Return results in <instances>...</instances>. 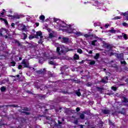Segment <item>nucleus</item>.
Here are the masks:
<instances>
[{"mask_svg": "<svg viewBox=\"0 0 128 128\" xmlns=\"http://www.w3.org/2000/svg\"><path fill=\"white\" fill-rule=\"evenodd\" d=\"M26 92H28V94H32V92L30 90H27Z\"/></svg>", "mask_w": 128, "mask_h": 128, "instance_id": "680f3d73", "label": "nucleus"}, {"mask_svg": "<svg viewBox=\"0 0 128 128\" xmlns=\"http://www.w3.org/2000/svg\"><path fill=\"white\" fill-rule=\"evenodd\" d=\"M9 12H10V14H12V10H9Z\"/></svg>", "mask_w": 128, "mask_h": 128, "instance_id": "0e129e2a", "label": "nucleus"}, {"mask_svg": "<svg viewBox=\"0 0 128 128\" xmlns=\"http://www.w3.org/2000/svg\"><path fill=\"white\" fill-rule=\"evenodd\" d=\"M59 26L60 30H62L63 32H66L68 34H74L77 36H82V33L80 32H74V29L72 28V25H68L62 22V24H59Z\"/></svg>", "mask_w": 128, "mask_h": 128, "instance_id": "f257e3e1", "label": "nucleus"}, {"mask_svg": "<svg viewBox=\"0 0 128 128\" xmlns=\"http://www.w3.org/2000/svg\"><path fill=\"white\" fill-rule=\"evenodd\" d=\"M2 32H6V29H3Z\"/></svg>", "mask_w": 128, "mask_h": 128, "instance_id": "052dcab7", "label": "nucleus"}, {"mask_svg": "<svg viewBox=\"0 0 128 128\" xmlns=\"http://www.w3.org/2000/svg\"><path fill=\"white\" fill-rule=\"evenodd\" d=\"M120 15L121 16H124V18H126V12L124 13V12H121L120 13Z\"/></svg>", "mask_w": 128, "mask_h": 128, "instance_id": "c03bdc74", "label": "nucleus"}, {"mask_svg": "<svg viewBox=\"0 0 128 128\" xmlns=\"http://www.w3.org/2000/svg\"><path fill=\"white\" fill-rule=\"evenodd\" d=\"M97 90H102V88H100V87H98Z\"/></svg>", "mask_w": 128, "mask_h": 128, "instance_id": "5fc2aeb1", "label": "nucleus"}, {"mask_svg": "<svg viewBox=\"0 0 128 128\" xmlns=\"http://www.w3.org/2000/svg\"><path fill=\"white\" fill-rule=\"evenodd\" d=\"M22 36H24V38H22V40H26V38H28V35H26V34L25 33H22Z\"/></svg>", "mask_w": 128, "mask_h": 128, "instance_id": "4be33fe9", "label": "nucleus"}, {"mask_svg": "<svg viewBox=\"0 0 128 128\" xmlns=\"http://www.w3.org/2000/svg\"><path fill=\"white\" fill-rule=\"evenodd\" d=\"M35 36H34L32 35H30L28 37L29 40H32V38H34Z\"/></svg>", "mask_w": 128, "mask_h": 128, "instance_id": "2f4dec72", "label": "nucleus"}, {"mask_svg": "<svg viewBox=\"0 0 128 128\" xmlns=\"http://www.w3.org/2000/svg\"><path fill=\"white\" fill-rule=\"evenodd\" d=\"M44 58H48V60H56V58H58V56H50L47 54H44Z\"/></svg>", "mask_w": 128, "mask_h": 128, "instance_id": "7ed1b4c3", "label": "nucleus"}, {"mask_svg": "<svg viewBox=\"0 0 128 128\" xmlns=\"http://www.w3.org/2000/svg\"><path fill=\"white\" fill-rule=\"evenodd\" d=\"M80 118H81V120H84V114H80Z\"/></svg>", "mask_w": 128, "mask_h": 128, "instance_id": "b1692460", "label": "nucleus"}, {"mask_svg": "<svg viewBox=\"0 0 128 128\" xmlns=\"http://www.w3.org/2000/svg\"><path fill=\"white\" fill-rule=\"evenodd\" d=\"M6 88L4 86H2V87L0 88L1 92H6Z\"/></svg>", "mask_w": 128, "mask_h": 128, "instance_id": "a878e982", "label": "nucleus"}, {"mask_svg": "<svg viewBox=\"0 0 128 128\" xmlns=\"http://www.w3.org/2000/svg\"><path fill=\"white\" fill-rule=\"evenodd\" d=\"M79 54H82V49H78L77 50Z\"/></svg>", "mask_w": 128, "mask_h": 128, "instance_id": "c9c22d12", "label": "nucleus"}, {"mask_svg": "<svg viewBox=\"0 0 128 128\" xmlns=\"http://www.w3.org/2000/svg\"><path fill=\"white\" fill-rule=\"evenodd\" d=\"M48 64H52L53 66H54V64H56V62H54V60H50L49 61Z\"/></svg>", "mask_w": 128, "mask_h": 128, "instance_id": "5701e85b", "label": "nucleus"}, {"mask_svg": "<svg viewBox=\"0 0 128 128\" xmlns=\"http://www.w3.org/2000/svg\"><path fill=\"white\" fill-rule=\"evenodd\" d=\"M38 44H42V42H44V38H40V40H38Z\"/></svg>", "mask_w": 128, "mask_h": 128, "instance_id": "c756f323", "label": "nucleus"}, {"mask_svg": "<svg viewBox=\"0 0 128 128\" xmlns=\"http://www.w3.org/2000/svg\"><path fill=\"white\" fill-rule=\"evenodd\" d=\"M84 36H85V38H88V36H90V35L88 34H86Z\"/></svg>", "mask_w": 128, "mask_h": 128, "instance_id": "603ef678", "label": "nucleus"}, {"mask_svg": "<svg viewBox=\"0 0 128 128\" xmlns=\"http://www.w3.org/2000/svg\"><path fill=\"white\" fill-rule=\"evenodd\" d=\"M108 24H106V25H105V28H108Z\"/></svg>", "mask_w": 128, "mask_h": 128, "instance_id": "4d7b16f0", "label": "nucleus"}, {"mask_svg": "<svg viewBox=\"0 0 128 128\" xmlns=\"http://www.w3.org/2000/svg\"><path fill=\"white\" fill-rule=\"evenodd\" d=\"M16 42H18V46H22V44H20V42H18V41L16 40Z\"/></svg>", "mask_w": 128, "mask_h": 128, "instance_id": "a18cd8bd", "label": "nucleus"}, {"mask_svg": "<svg viewBox=\"0 0 128 128\" xmlns=\"http://www.w3.org/2000/svg\"><path fill=\"white\" fill-rule=\"evenodd\" d=\"M44 18H45V17H44V15H42L40 16V20H42V22H44Z\"/></svg>", "mask_w": 128, "mask_h": 128, "instance_id": "412c9836", "label": "nucleus"}, {"mask_svg": "<svg viewBox=\"0 0 128 128\" xmlns=\"http://www.w3.org/2000/svg\"><path fill=\"white\" fill-rule=\"evenodd\" d=\"M122 36H123V38H124V40H128V36H126V34L122 33Z\"/></svg>", "mask_w": 128, "mask_h": 128, "instance_id": "bb28decb", "label": "nucleus"}, {"mask_svg": "<svg viewBox=\"0 0 128 128\" xmlns=\"http://www.w3.org/2000/svg\"><path fill=\"white\" fill-rule=\"evenodd\" d=\"M109 124L110 126H114V122H112L110 120H109Z\"/></svg>", "mask_w": 128, "mask_h": 128, "instance_id": "79ce46f5", "label": "nucleus"}, {"mask_svg": "<svg viewBox=\"0 0 128 128\" xmlns=\"http://www.w3.org/2000/svg\"><path fill=\"white\" fill-rule=\"evenodd\" d=\"M96 42H98V40H96L92 41V46H96Z\"/></svg>", "mask_w": 128, "mask_h": 128, "instance_id": "7c9ffc66", "label": "nucleus"}, {"mask_svg": "<svg viewBox=\"0 0 128 128\" xmlns=\"http://www.w3.org/2000/svg\"><path fill=\"white\" fill-rule=\"evenodd\" d=\"M18 30H24V32H28V30H26V26L22 24H20L18 26Z\"/></svg>", "mask_w": 128, "mask_h": 128, "instance_id": "20e7f679", "label": "nucleus"}, {"mask_svg": "<svg viewBox=\"0 0 128 128\" xmlns=\"http://www.w3.org/2000/svg\"><path fill=\"white\" fill-rule=\"evenodd\" d=\"M123 100L124 102H128V100L126 99V98L125 97L123 98Z\"/></svg>", "mask_w": 128, "mask_h": 128, "instance_id": "e433bc0d", "label": "nucleus"}, {"mask_svg": "<svg viewBox=\"0 0 128 128\" xmlns=\"http://www.w3.org/2000/svg\"><path fill=\"white\" fill-rule=\"evenodd\" d=\"M69 39L67 38H62V42H64V44H67L68 42Z\"/></svg>", "mask_w": 128, "mask_h": 128, "instance_id": "f8f14e48", "label": "nucleus"}, {"mask_svg": "<svg viewBox=\"0 0 128 128\" xmlns=\"http://www.w3.org/2000/svg\"><path fill=\"white\" fill-rule=\"evenodd\" d=\"M104 46L106 48H108V50H112V46L110 44H105Z\"/></svg>", "mask_w": 128, "mask_h": 128, "instance_id": "2eb2a0df", "label": "nucleus"}, {"mask_svg": "<svg viewBox=\"0 0 128 128\" xmlns=\"http://www.w3.org/2000/svg\"><path fill=\"white\" fill-rule=\"evenodd\" d=\"M36 26H38L40 24L38 23H36Z\"/></svg>", "mask_w": 128, "mask_h": 128, "instance_id": "e2e57ef3", "label": "nucleus"}, {"mask_svg": "<svg viewBox=\"0 0 128 128\" xmlns=\"http://www.w3.org/2000/svg\"><path fill=\"white\" fill-rule=\"evenodd\" d=\"M125 14V20H128V12H126Z\"/></svg>", "mask_w": 128, "mask_h": 128, "instance_id": "cd10ccee", "label": "nucleus"}, {"mask_svg": "<svg viewBox=\"0 0 128 128\" xmlns=\"http://www.w3.org/2000/svg\"><path fill=\"white\" fill-rule=\"evenodd\" d=\"M120 64H126V62L124 60V61H120Z\"/></svg>", "mask_w": 128, "mask_h": 128, "instance_id": "ea45409f", "label": "nucleus"}, {"mask_svg": "<svg viewBox=\"0 0 128 128\" xmlns=\"http://www.w3.org/2000/svg\"><path fill=\"white\" fill-rule=\"evenodd\" d=\"M8 106L13 107V108H18V106L16 104H10L8 105Z\"/></svg>", "mask_w": 128, "mask_h": 128, "instance_id": "c85d7f7f", "label": "nucleus"}, {"mask_svg": "<svg viewBox=\"0 0 128 128\" xmlns=\"http://www.w3.org/2000/svg\"><path fill=\"white\" fill-rule=\"evenodd\" d=\"M10 64L12 66H16V62H10Z\"/></svg>", "mask_w": 128, "mask_h": 128, "instance_id": "4c0bfd02", "label": "nucleus"}, {"mask_svg": "<svg viewBox=\"0 0 128 128\" xmlns=\"http://www.w3.org/2000/svg\"><path fill=\"white\" fill-rule=\"evenodd\" d=\"M62 124V122L58 121V124Z\"/></svg>", "mask_w": 128, "mask_h": 128, "instance_id": "774afa93", "label": "nucleus"}, {"mask_svg": "<svg viewBox=\"0 0 128 128\" xmlns=\"http://www.w3.org/2000/svg\"><path fill=\"white\" fill-rule=\"evenodd\" d=\"M22 64L24 68H30V63L26 60H22Z\"/></svg>", "mask_w": 128, "mask_h": 128, "instance_id": "39448f33", "label": "nucleus"}, {"mask_svg": "<svg viewBox=\"0 0 128 128\" xmlns=\"http://www.w3.org/2000/svg\"><path fill=\"white\" fill-rule=\"evenodd\" d=\"M66 58V57H62L60 58V60H64Z\"/></svg>", "mask_w": 128, "mask_h": 128, "instance_id": "338daca9", "label": "nucleus"}, {"mask_svg": "<svg viewBox=\"0 0 128 128\" xmlns=\"http://www.w3.org/2000/svg\"><path fill=\"white\" fill-rule=\"evenodd\" d=\"M0 20H2L3 22H5L6 24H8V20H6L3 18H0Z\"/></svg>", "mask_w": 128, "mask_h": 128, "instance_id": "393cba45", "label": "nucleus"}, {"mask_svg": "<svg viewBox=\"0 0 128 128\" xmlns=\"http://www.w3.org/2000/svg\"><path fill=\"white\" fill-rule=\"evenodd\" d=\"M38 36H40V38H42L44 36H42V32L39 31L36 32V35L35 36L36 38H38Z\"/></svg>", "mask_w": 128, "mask_h": 128, "instance_id": "423d86ee", "label": "nucleus"}, {"mask_svg": "<svg viewBox=\"0 0 128 128\" xmlns=\"http://www.w3.org/2000/svg\"><path fill=\"white\" fill-rule=\"evenodd\" d=\"M58 18H54V22H58Z\"/></svg>", "mask_w": 128, "mask_h": 128, "instance_id": "49530a36", "label": "nucleus"}, {"mask_svg": "<svg viewBox=\"0 0 128 128\" xmlns=\"http://www.w3.org/2000/svg\"><path fill=\"white\" fill-rule=\"evenodd\" d=\"M22 60V57L18 58V56H16V58H15V60H16V62H18V60Z\"/></svg>", "mask_w": 128, "mask_h": 128, "instance_id": "6ab92c4d", "label": "nucleus"}, {"mask_svg": "<svg viewBox=\"0 0 128 128\" xmlns=\"http://www.w3.org/2000/svg\"><path fill=\"white\" fill-rule=\"evenodd\" d=\"M88 54H92V50L89 51Z\"/></svg>", "mask_w": 128, "mask_h": 128, "instance_id": "bf43d9fd", "label": "nucleus"}, {"mask_svg": "<svg viewBox=\"0 0 128 128\" xmlns=\"http://www.w3.org/2000/svg\"><path fill=\"white\" fill-rule=\"evenodd\" d=\"M117 58L118 60H124V54H117Z\"/></svg>", "mask_w": 128, "mask_h": 128, "instance_id": "6e6552de", "label": "nucleus"}, {"mask_svg": "<svg viewBox=\"0 0 128 128\" xmlns=\"http://www.w3.org/2000/svg\"><path fill=\"white\" fill-rule=\"evenodd\" d=\"M94 60H98L100 58V53L96 54V56H94Z\"/></svg>", "mask_w": 128, "mask_h": 128, "instance_id": "f3484780", "label": "nucleus"}, {"mask_svg": "<svg viewBox=\"0 0 128 128\" xmlns=\"http://www.w3.org/2000/svg\"><path fill=\"white\" fill-rule=\"evenodd\" d=\"M49 38H54V34L52 33H50L49 34Z\"/></svg>", "mask_w": 128, "mask_h": 128, "instance_id": "58836bf2", "label": "nucleus"}, {"mask_svg": "<svg viewBox=\"0 0 128 128\" xmlns=\"http://www.w3.org/2000/svg\"><path fill=\"white\" fill-rule=\"evenodd\" d=\"M55 46H57L56 48V52L60 55L64 54V50H66V48L64 46L62 45H58V44L54 43Z\"/></svg>", "mask_w": 128, "mask_h": 128, "instance_id": "f03ea898", "label": "nucleus"}, {"mask_svg": "<svg viewBox=\"0 0 128 128\" xmlns=\"http://www.w3.org/2000/svg\"><path fill=\"white\" fill-rule=\"evenodd\" d=\"M118 38H120V40H122V36H118Z\"/></svg>", "mask_w": 128, "mask_h": 128, "instance_id": "3c124183", "label": "nucleus"}, {"mask_svg": "<svg viewBox=\"0 0 128 128\" xmlns=\"http://www.w3.org/2000/svg\"><path fill=\"white\" fill-rule=\"evenodd\" d=\"M1 14L2 16H4V12H1Z\"/></svg>", "mask_w": 128, "mask_h": 128, "instance_id": "69168bd1", "label": "nucleus"}, {"mask_svg": "<svg viewBox=\"0 0 128 128\" xmlns=\"http://www.w3.org/2000/svg\"><path fill=\"white\" fill-rule=\"evenodd\" d=\"M50 126L52 128H54V126H56V121L52 120L50 122Z\"/></svg>", "mask_w": 128, "mask_h": 128, "instance_id": "1a4fd4ad", "label": "nucleus"}, {"mask_svg": "<svg viewBox=\"0 0 128 128\" xmlns=\"http://www.w3.org/2000/svg\"><path fill=\"white\" fill-rule=\"evenodd\" d=\"M102 112L104 114H110V110L104 109L102 110Z\"/></svg>", "mask_w": 128, "mask_h": 128, "instance_id": "ddd939ff", "label": "nucleus"}, {"mask_svg": "<svg viewBox=\"0 0 128 128\" xmlns=\"http://www.w3.org/2000/svg\"><path fill=\"white\" fill-rule=\"evenodd\" d=\"M92 86V84H90V83H88L87 84V86Z\"/></svg>", "mask_w": 128, "mask_h": 128, "instance_id": "13d9d810", "label": "nucleus"}, {"mask_svg": "<svg viewBox=\"0 0 128 128\" xmlns=\"http://www.w3.org/2000/svg\"><path fill=\"white\" fill-rule=\"evenodd\" d=\"M8 16L9 18H17L19 19L20 18V16H18V14L14 15V16H12V15H8Z\"/></svg>", "mask_w": 128, "mask_h": 128, "instance_id": "0eeeda50", "label": "nucleus"}, {"mask_svg": "<svg viewBox=\"0 0 128 128\" xmlns=\"http://www.w3.org/2000/svg\"><path fill=\"white\" fill-rule=\"evenodd\" d=\"M114 52H111L110 53V56H114Z\"/></svg>", "mask_w": 128, "mask_h": 128, "instance_id": "6e6d98bb", "label": "nucleus"}, {"mask_svg": "<svg viewBox=\"0 0 128 128\" xmlns=\"http://www.w3.org/2000/svg\"><path fill=\"white\" fill-rule=\"evenodd\" d=\"M76 112H80V108H76Z\"/></svg>", "mask_w": 128, "mask_h": 128, "instance_id": "09e8293b", "label": "nucleus"}, {"mask_svg": "<svg viewBox=\"0 0 128 128\" xmlns=\"http://www.w3.org/2000/svg\"><path fill=\"white\" fill-rule=\"evenodd\" d=\"M112 88L113 90H114V92H116V90H117L116 87H114V86L112 87Z\"/></svg>", "mask_w": 128, "mask_h": 128, "instance_id": "a19ab883", "label": "nucleus"}, {"mask_svg": "<svg viewBox=\"0 0 128 128\" xmlns=\"http://www.w3.org/2000/svg\"><path fill=\"white\" fill-rule=\"evenodd\" d=\"M108 77H104L102 79V82L103 84H106L108 82Z\"/></svg>", "mask_w": 128, "mask_h": 128, "instance_id": "4468645a", "label": "nucleus"}, {"mask_svg": "<svg viewBox=\"0 0 128 128\" xmlns=\"http://www.w3.org/2000/svg\"><path fill=\"white\" fill-rule=\"evenodd\" d=\"M122 25L124 26H126V28H128V24L126 22L122 23Z\"/></svg>", "mask_w": 128, "mask_h": 128, "instance_id": "72a5a7b5", "label": "nucleus"}, {"mask_svg": "<svg viewBox=\"0 0 128 128\" xmlns=\"http://www.w3.org/2000/svg\"><path fill=\"white\" fill-rule=\"evenodd\" d=\"M74 60H78V58H80V56L78 54H74Z\"/></svg>", "mask_w": 128, "mask_h": 128, "instance_id": "aec40b11", "label": "nucleus"}, {"mask_svg": "<svg viewBox=\"0 0 128 128\" xmlns=\"http://www.w3.org/2000/svg\"><path fill=\"white\" fill-rule=\"evenodd\" d=\"M22 66L20 65V64H19L18 66V70H22Z\"/></svg>", "mask_w": 128, "mask_h": 128, "instance_id": "37998d69", "label": "nucleus"}, {"mask_svg": "<svg viewBox=\"0 0 128 128\" xmlns=\"http://www.w3.org/2000/svg\"><path fill=\"white\" fill-rule=\"evenodd\" d=\"M38 96L40 98H41V100H43V98H46V95H42V94H38Z\"/></svg>", "mask_w": 128, "mask_h": 128, "instance_id": "dca6fc26", "label": "nucleus"}, {"mask_svg": "<svg viewBox=\"0 0 128 128\" xmlns=\"http://www.w3.org/2000/svg\"><path fill=\"white\" fill-rule=\"evenodd\" d=\"M120 18H122V17L117 16L113 18V20H120Z\"/></svg>", "mask_w": 128, "mask_h": 128, "instance_id": "473e14b6", "label": "nucleus"}, {"mask_svg": "<svg viewBox=\"0 0 128 128\" xmlns=\"http://www.w3.org/2000/svg\"><path fill=\"white\" fill-rule=\"evenodd\" d=\"M109 32L111 34H116V32H118V30H114V28H111V30H108Z\"/></svg>", "mask_w": 128, "mask_h": 128, "instance_id": "9d476101", "label": "nucleus"}, {"mask_svg": "<svg viewBox=\"0 0 128 128\" xmlns=\"http://www.w3.org/2000/svg\"><path fill=\"white\" fill-rule=\"evenodd\" d=\"M78 120H75L74 121V124H78Z\"/></svg>", "mask_w": 128, "mask_h": 128, "instance_id": "de8ad7c7", "label": "nucleus"}, {"mask_svg": "<svg viewBox=\"0 0 128 128\" xmlns=\"http://www.w3.org/2000/svg\"><path fill=\"white\" fill-rule=\"evenodd\" d=\"M96 64V62L94 60H92L90 62V64L92 65V64Z\"/></svg>", "mask_w": 128, "mask_h": 128, "instance_id": "f704fd0d", "label": "nucleus"}, {"mask_svg": "<svg viewBox=\"0 0 128 128\" xmlns=\"http://www.w3.org/2000/svg\"><path fill=\"white\" fill-rule=\"evenodd\" d=\"M80 90L78 89V90H76V91L75 92L76 94H77V96H81L80 92Z\"/></svg>", "mask_w": 128, "mask_h": 128, "instance_id": "a211bd4d", "label": "nucleus"}, {"mask_svg": "<svg viewBox=\"0 0 128 128\" xmlns=\"http://www.w3.org/2000/svg\"><path fill=\"white\" fill-rule=\"evenodd\" d=\"M24 112V114H30V112Z\"/></svg>", "mask_w": 128, "mask_h": 128, "instance_id": "8fccbe9b", "label": "nucleus"}, {"mask_svg": "<svg viewBox=\"0 0 128 128\" xmlns=\"http://www.w3.org/2000/svg\"><path fill=\"white\" fill-rule=\"evenodd\" d=\"M44 70H46V68H44L43 70H39L37 71V74H44Z\"/></svg>", "mask_w": 128, "mask_h": 128, "instance_id": "9b49d317", "label": "nucleus"}, {"mask_svg": "<svg viewBox=\"0 0 128 128\" xmlns=\"http://www.w3.org/2000/svg\"><path fill=\"white\" fill-rule=\"evenodd\" d=\"M14 24H14V23H12V24H11L12 27V28H14Z\"/></svg>", "mask_w": 128, "mask_h": 128, "instance_id": "864d4df0", "label": "nucleus"}]
</instances>
